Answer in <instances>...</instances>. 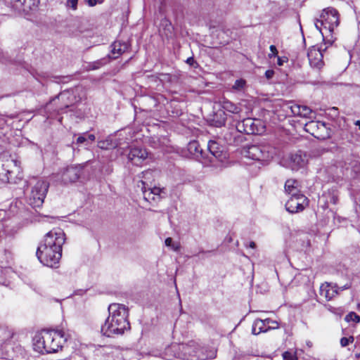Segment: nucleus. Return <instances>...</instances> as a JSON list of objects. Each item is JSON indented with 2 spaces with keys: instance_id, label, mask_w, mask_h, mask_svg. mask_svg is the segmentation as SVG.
<instances>
[{
  "instance_id": "b1692460",
  "label": "nucleus",
  "mask_w": 360,
  "mask_h": 360,
  "mask_svg": "<svg viewBox=\"0 0 360 360\" xmlns=\"http://www.w3.org/2000/svg\"><path fill=\"white\" fill-rule=\"evenodd\" d=\"M285 191L290 195L300 194L299 182L295 179H288L285 184Z\"/></svg>"
},
{
  "instance_id": "393cba45",
  "label": "nucleus",
  "mask_w": 360,
  "mask_h": 360,
  "mask_svg": "<svg viewBox=\"0 0 360 360\" xmlns=\"http://www.w3.org/2000/svg\"><path fill=\"white\" fill-rule=\"evenodd\" d=\"M220 105L223 110L227 112L233 114H238L241 112V108L238 105H236L227 99H223L220 102Z\"/></svg>"
},
{
  "instance_id": "dca6fc26",
  "label": "nucleus",
  "mask_w": 360,
  "mask_h": 360,
  "mask_svg": "<svg viewBox=\"0 0 360 360\" xmlns=\"http://www.w3.org/2000/svg\"><path fill=\"white\" fill-rule=\"evenodd\" d=\"M285 108L286 111L290 110L294 116H299L304 118H312V115H315V112L306 105H300L290 102L287 103L285 105Z\"/></svg>"
},
{
  "instance_id": "412c9836",
  "label": "nucleus",
  "mask_w": 360,
  "mask_h": 360,
  "mask_svg": "<svg viewBox=\"0 0 360 360\" xmlns=\"http://www.w3.org/2000/svg\"><path fill=\"white\" fill-rule=\"evenodd\" d=\"M111 56H110L112 59L117 58L123 53L127 51L129 49V44L127 42H122L120 41H115L111 45Z\"/></svg>"
},
{
  "instance_id": "6e6552de",
  "label": "nucleus",
  "mask_w": 360,
  "mask_h": 360,
  "mask_svg": "<svg viewBox=\"0 0 360 360\" xmlns=\"http://www.w3.org/2000/svg\"><path fill=\"white\" fill-rule=\"evenodd\" d=\"M243 154L245 157L257 161H267L273 157L266 146L259 145L247 146L243 150Z\"/></svg>"
},
{
  "instance_id": "bb28decb",
  "label": "nucleus",
  "mask_w": 360,
  "mask_h": 360,
  "mask_svg": "<svg viewBox=\"0 0 360 360\" xmlns=\"http://www.w3.org/2000/svg\"><path fill=\"white\" fill-rule=\"evenodd\" d=\"M318 128H323V122L311 120V121L307 122L304 126L305 131L316 138H317V134H318V131H317Z\"/></svg>"
},
{
  "instance_id": "20e7f679",
  "label": "nucleus",
  "mask_w": 360,
  "mask_h": 360,
  "mask_svg": "<svg viewBox=\"0 0 360 360\" xmlns=\"http://www.w3.org/2000/svg\"><path fill=\"white\" fill-rule=\"evenodd\" d=\"M196 348L193 344L174 343L165 348L164 356L168 360L174 357L184 360H205L207 357H214L215 355L214 349L209 351L207 355L204 353L192 354L191 352H196Z\"/></svg>"
},
{
  "instance_id": "a19ab883",
  "label": "nucleus",
  "mask_w": 360,
  "mask_h": 360,
  "mask_svg": "<svg viewBox=\"0 0 360 360\" xmlns=\"http://www.w3.org/2000/svg\"><path fill=\"white\" fill-rule=\"evenodd\" d=\"M274 75V71L273 70H268L265 72V77L266 79H270Z\"/></svg>"
},
{
  "instance_id": "a211bd4d",
  "label": "nucleus",
  "mask_w": 360,
  "mask_h": 360,
  "mask_svg": "<svg viewBox=\"0 0 360 360\" xmlns=\"http://www.w3.org/2000/svg\"><path fill=\"white\" fill-rule=\"evenodd\" d=\"M307 155L301 151L292 154L290 158L289 167L293 171L304 167L307 163Z\"/></svg>"
},
{
  "instance_id": "5fc2aeb1",
  "label": "nucleus",
  "mask_w": 360,
  "mask_h": 360,
  "mask_svg": "<svg viewBox=\"0 0 360 360\" xmlns=\"http://www.w3.org/2000/svg\"><path fill=\"white\" fill-rule=\"evenodd\" d=\"M311 342H308V343H307V345H308L309 346H311Z\"/></svg>"
},
{
  "instance_id": "e433bc0d",
  "label": "nucleus",
  "mask_w": 360,
  "mask_h": 360,
  "mask_svg": "<svg viewBox=\"0 0 360 360\" xmlns=\"http://www.w3.org/2000/svg\"><path fill=\"white\" fill-rule=\"evenodd\" d=\"M269 49H270V51H271V53H269V55H268V57H269V58H273V57H276V56H277V55H278V51H277V49H276V46H274V45H271V46H270V47H269Z\"/></svg>"
},
{
  "instance_id": "ddd939ff",
  "label": "nucleus",
  "mask_w": 360,
  "mask_h": 360,
  "mask_svg": "<svg viewBox=\"0 0 360 360\" xmlns=\"http://www.w3.org/2000/svg\"><path fill=\"white\" fill-rule=\"evenodd\" d=\"M147 182L143 180H140L137 183V187L139 188L142 192L143 198L148 202L155 201L159 198L160 193L162 192V189L159 187H149L146 186Z\"/></svg>"
},
{
  "instance_id": "1a4fd4ad",
  "label": "nucleus",
  "mask_w": 360,
  "mask_h": 360,
  "mask_svg": "<svg viewBox=\"0 0 360 360\" xmlns=\"http://www.w3.org/2000/svg\"><path fill=\"white\" fill-rule=\"evenodd\" d=\"M320 18H321V25H324V28L330 32H332L340 23L338 11L332 7L324 8Z\"/></svg>"
},
{
  "instance_id": "aec40b11",
  "label": "nucleus",
  "mask_w": 360,
  "mask_h": 360,
  "mask_svg": "<svg viewBox=\"0 0 360 360\" xmlns=\"http://www.w3.org/2000/svg\"><path fill=\"white\" fill-rule=\"evenodd\" d=\"M13 6L19 11L27 12L37 8L39 0H12Z\"/></svg>"
},
{
  "instance_id": "09e8293b",
  "label": "nucleus",
  "mask_w": 360,
  "mask_h": 360,
  "mask_svg": "<svg viewBox=\"0 0 360 360\" xmlns=\"http://www.w3.org/2000/svg\"><path fill=\"white\" fill-rule=\"evenodd\" d=\"M256 246L255 243L254 242H250V245H249V247L251 248H255Z\"/></svg>"
},
{
  "instance_id": "8fccbe9b",
  "label": "nucleus",
  "mask_w": 360,
  "mask_h": 360,
  "mask_svg": "<svg viewBox=\"0 0 360 360\" xmlns=\"http://www.w3.org/2000/svg\"><path fill=\"white\" fill-rule=\"evenodd\" d=\"M354 124H355L356 126H358V127H359V129H360V120H357V121H356V122H354Z\"/></svg>"
},
{
  "instance_id": "c03bdc74",
  "label": "nucleus",
  "mask_w": 360,
  "mask_h": 360,
  "mask_svg": "<svg viewBox=\"0 0 360 360\" xmlns=\"http://www.w3.org/2000/svg\"><path fill=\"white\" fill-rule=\"evenodd\" d=\"M65 96V94H59L58 97L53 98L49 104H47L46 108H49L51 105L52 102H54L57 98L58 99H60V98L63 99Z\"/></svg>"
},
{
  "instance_id": "cd10ccee",
  "label": "nucleus",
  "mask_w": 360,
  "mask_h": 360,
  "mask_svg": "<svg viewBox=\"0 0 360 360\" xmlns=\"http://www.w3.org/2000/svg\"><path fill=\"white\" fill-rule=\"evenodd\" d=\"M226 116L223 110H219L214 113L213 118L212 119V125L219 127L225 124Z\"/></svg>"
},
{
  "instance_id": "3c124183",
  "label": "nucleus",
  "mask_w": 360,
  "mask_h": 360,
  "mask_svg": "<svg viewBox=\"0 0 360 360\" xmlns=\"http://www.w3.org/2000/svg\"><path fill=\"white\" fill-rule=\"evenodd\" d=\"M63 109L62 108H61L58 109V112H59V111H63Z\"/></svg>"
},
{
  "instance_id": "f257e3e1",
  "label": "nucleus",
  "mask_w": 360,
  "mask_h": 360,
  "mask_svg": "<svg viewBox=\"0 0 360 360\" xmlns=\"http://www.w3.org/2000/svg\"><path fill=\"white\" fill-rule=\"evenodd\" d=\"M65 240V233L60 229H54L47 233L36 252L39 262L49 267L56 266L62 257Z\"/></svg>"
},
{
  "instance_id": "864d4df0",
  "label": "nucleus",
  "mask_w": 360,
  "mask_h": 360,
  "mask_svg": "<svg viewBox=\"0 0 360 360\" xmlns=\"http://www.w3.org/2000/svg\"><path fill=\"white\" fill-rule=\"evenodd\" d=\"M65 108H69V105H66Z\"/></svg>"
},
{
  "instance_id": "9b49d317",
  "label": "nucleus",
  "mask_w": 360,
  "mask_h": 360,
  "mask_svg": "<svg viewBox=\"0 0 360 360\" xmlns=\"http://www.w3.org/2000/svg\"><path fill=\"white\" fill-rule=\"evenodd\" d=\"M307 205V198L300 193L290 195V198L285 203V208L290 213H297L302 211Z\"/></svg>"
},
{
  "instance_id": "7ed1b4c3",
  "label": "nucleus",
  "mask_w": 360,
  "mask_h": 360,
  "mask_svg": "<svg viewBox=\"0 0 360 360\" xmlns=\"http://www.w3.org/2000/svg\"><path fill=\"white\" fill-rule=\"evenodd\" d=\"M68 336L62 330H43L33 339L34 349L40 353H53L63 347Z\"/></svg>"
},
{
  "instance_id": "603ef678",
  "label": "nucleus",
  "mask_w": 360,
  "mask_h": 360,
  "mask_svg": "<svg viewBox=\"0 0 360 360\" xmlns=\"http://www.w3.org/2000/svg\"><path fill=\"white\" fill-rule=\"evenodd\" d=\"M356 356L359 358L360 357V353L356 354Z\"/></svg>"
},
{
  "instance_id": "58836bf2",
  "label": "nucleus",
  "mask_w": 360,
  "mask_h": 360,
  "mask_svg": "<svg viewBox=\"0 0 360 360\" xmlns=\"http://www.w3.org/2000/svg\"><path fill=\"white\" fill-rule=\"evenodd\" d=\"M288 61V58L286 57H280L277 56V64L279 66H281L284 64V63Z\"/></svg>"
},
{
  "instance_id": "5701e85b",
  "label": "nucleus",
  "mask_w": 360,
  "mask_h": 360,
  "mask_svg": "<svg viewBox=\"0 0 360 360\" xmlns=\"http://www.w3.org/2000/svg\"><path fill=\"white\" fill-rule=\"evenodd\" d=\"M187 149L191 155L195 158H202V150L197 141H191L188 143Z\"/></svg>"
},
{
  "instance_id": "49530a36",
  "label": "nucleus",
  "mask_w": 360,
  "mask_h": 360,
  "mask_svg": "<svg viewBox=\"0 0 360 360\" xmlns=\"http://www.w3.org/2000/svg\"><path fill=\"white\" fill-rule=\"evenodd\" d=\"M186 63L190 65H193V64L195 63L194 58L193 57H189L186 60Z\"/></svg>"
},
{
  "instance_id": "c756f323",
  "label": "nucleus",
  "mask_w": 360,
  "mask_h": 360,
  "mask_svg": "<svg viewBox=\"0 0 360 360\" xmlns=\"http://www.w3.org/2000/svg\"><path fill=\"white\" fill-rule=\"evenodd\" d=\"M323 128H318L317 129V138L321 139H326L330 136V129L327 126V124L323 122Z\"/></svg>"
},
{
  "instance_id": "f3484780",
  "label": "nucleus",
  "mask_w": 360,
  "mask_h": 360,
  "mask_svg": "<svg viewBox=\"0 0 360 360\" xmlns=\"http://www.w3.org/2000/svg\"><path fill=\"white\" fill-rule=\"evenodd\" d=\"M239 133L240 132L237 129L236 124L223 132V139L229 145H237L243 140Z\"/></svg>"
},
{
  "instance_id": "473e14b6",
  "label": "nucleus",
  "mask_w": 360,
  "mask_h": 360,
  "mask_svg": "<svg viewBox=\"0 0 360 360\" xmlns=\"http://www.w3.org/2000/svg\"><path fill=\"white\" fill-rule=\"evenodd\" d=\"M153 171L148 169V170L143 172L141 174V176H139V178H141V180H143V181H145L147 182V184L146 185V187L148 186V182H150V180L153 178Z\"/></svg>"
},
{
  "instance_id": "f8f14e48",
  "label": "nucleus",
  "mask_w": 360,
  "mask_h": 360,
  "mask_svg": "<svg viewBox=\"0 0 360 360\" xmlns=\"http://www.w3.org/2000/svg\"><path fill=\"white\" fill-rule=\"evenodd\" d=\"M278 323L271 319H257L253 322L252 326V333L254 335H259L262 333L278 328Z\"/></svg>"
},
{
  "instance_id": "6ab92c4d",
  "label": "nucleus",
  "mask_w": 360,
  "mask_h": 360,
  "mask_svg": "<svg viewBox=\"0 0 360 360\" xmlns=\"http://www.w3.org/2000/svg\"><path fill=\"white\" fill-rule=\"evenodd\" d=\"M207 150L212 156L219 161H223L227 157L224 148L215 141L211 140L208 142Z\"/></svg>"
},
{
  "instance_id": "0eeeda50",
  "label": "nucleus",
  "mask_w": 360,
  "mask_h": 360,
  "mask_svg": "<svg viewBox=\"0 0 360 360\" xmlns=\"http://www.w3.org/2000/svg\"><path fill=\"white\" fill-rule=\"evenodd\" d=\"M237 129L247 134H261L264 132L265 127L262 120L248 117L238 122Z\"/></svg>"
},
{
  "instance_id": "7c9ffc66",
  "label": "nucleus",
  "mask_w": 360,
  "mask_h": 360,
  "mask_svg": "<svg viewBox=\"0 0 360 360\" xmlns=\"http://www.w3.org/2000/svg\"><path fill=\"white\" fill-rule=\"evenodd\" d=\"M117 144L109 139L101 141L98 143V147L103 150H109L110 148H115Z\"/></svg>"
},
{
  "instance_id": "9d476101",
  "label": "nucleus",
  "mask_w": 360,
  "mask_h": 360,
  "mask_svg": "<svg viewBox=\"0 0 360 360\" xmlns=\"http://www.w3.org/2000/svg\"><path fill=\"white\" fill-rule=\"evenodd\" d=\"M118 151L121 155H127L129 161L135 165H140L148 158V152L140 147L120 148Z\"/></svg>"
},
{
  "instance_id": "79ce46f5",
  "label": "nucleus",
  "mask_w": 360,
  "mask_h": 360,
  "mask_svg": "<svg viewBox=\"0 0 360 360\" xmlns=\"http://www.w3.org/2000/svg\"><path fill=\"white\" fill-rule=\"evenodd\" d=\"M165 245L167 247H172L174 250H176V248H174L172 245V239L171 238H167L165 241Z\"/></svg>"
},
{
  "instance_id": "6e6d98bb",
  "label": "nucleus",
  "mask_w": 360,
  "mask_h": 360,
  "mask_svg": "<svg viewBox=\"0 0 360 360\" xmlns=\"http://www.w3.org/2000/svg\"><path fill=\"white\" fill-rule=\"evenodd\" d=\"M1 59H2L1 57H0V60H1Z\"/></svg>"
},
{
  "instance_id": "c85d7f7f",
  "label": "nucleus",
  "mask_w": 360,
  "mask_h": 360,
  "mask_svg": "<svg viewBox=\"0 0 360 360\" xmlns=\"http://www.w3.org/2000/svg\"><path fill=\"white\" fill-rule=\"evenodd\" d=\"M96 136L94 134H87L86 133L79 135L76 141L77 144L89 145V141L93 142L95 141Z\"/></svg>"
},
{
  "instance_id": "2eb2a0df",
  "label": "nucleus",
  "mask_w": 360,
  "mask_h": 360,
  "mask_svg": "<svg viewBox=\"0 0 360 360\" xmlns=\"http://www.w3.org/2000/svg\"><path fill=\"white\" fill-rule=\"evenodd\" d=\"M82 167L79 165L65 168L60 174V180L64 184L75 182L80 176Z\"/></svg>"
},
{
  "instance_id": "c9c22d12",
  "label": "nucleus",
  "mask_w": 360,
  "mask_h": 360,
  "mask_svg": "<svg viewBox=\"0 0 360 360\" xmlns=\"http://www.w3.org/2000/svg\"><path fill=\"white\" fill-rule=\"evenodd\" d=\"M77 3H78V0H67L66 6L68 8H72L73 10H76L77 6Z\"/></svg>"
},
{
  "instance_id": "39448f33",
  "label": "nucleus",
  "mask_w": 360,
  "mask_h": 360,
  "mask_svg": "<svg viewBox=\"0 0 360 360\" xmlns=\"http://www.w3.org/2000/svg\"><path fill=\"white\" fill-rule=\"evenodd\" d=\"M49 184L43 179L33 177L28 181L27 191L28 202L34 207H39L42 205L48 189Z\"/></svg>"
},
{
  "instance_id": "f704fd0d",
  "label": "nucleus",
  "mask_w": 360,
  "mask_h": 360,
  "mask_svg": "<svg viewBox=\"0 0 360 360\" xmlns=\"http://www.w3.org/2000/svg\"><path fill=\"white\" fill-rule=\"evenodd\" d=\"M354 341V338L352 336L349 338H342L340 340V345L342 347L347 346L349 342H352Z\"/></svg>"
},
{
  "instance_id": "f03ea898",
  "label": "nucleus",
  "mask_w": 360,
  "mask_h": 360,
  "mask_svg": "<svg viewBox=\"0 0 360 360\" xmlns=\"http://www.w3.org/2000/svg\"><path fill=\"white\" fill-rule=\"evenodd\" d=\"M109 315L101 326V333L108 337L122 335L130 329L128 308L125 305L112 303L108 308Z\"/></svg>"
},
{
  "instance_id": "4be33fe9",
  "label": "nucleus",
  "mask_w": 360,
  "mask_h": 360,
  "mask_svg": "<svg viewBox=\"0 0 360 360\" xmlns=\"http://www.w3.org/2000/svg\"><path fill=\"white\" fill-rule=\"evenodd\" d=\"M320 294L326 300H330L338 294L337 287L328 283L323 284L320 287Z\"/></svg>"
},
{
  "instance_id": "72a5a7b5",
  "label": "nucleus",
  "mask_w": 360,
  "mask_h": 360,
  "mask_svg": "<svg viewBox=\"0 0 360 360\" xmlns=\"http://www.w3.org/2000/svg\"><path fill=\"white\" fill-rule=\"evenodd\" d=\"M345 320L347 322L353 321L354 323H359L360 321V316L355 312H349L346 315Z\"/></svg>"
},
{
  "instance_id": "4c0bfd02",
  "label": "nucleus",
  "mask_w": 360,
  "mask_h": 360,
  "mask_svg": "<svg viewBox=\"0 0 360 360\" xmlns=\"http://www.w3.org/2000/svg\"><path fill=\"white\" fill-rule=\"evenodd\" d=\"M283 356L284 360H296L295 356L288 352H284Z\"/></svg>"
},
{
  "instance_id": "ea45409f",
  "label": "nucleus",
  "mask_w": 360,
  "mask_h": 360,
  "mask_svg": "<svg viewBox=\"0 0 360 360\" xmlns=\"http://www.w3.org/2000/svg\"><path fill=\"white\" fill-rule=\"evenodd\" d=\"M103 63L101 60L96 61V62H94V63L91 65V69H93V70L98 69V68H99L101 65H103Z\"/></svg>"
},
{
  "instance_id": "4468645a",
  "label": "nucleus",
  "mask_w": 360,
  "mask_h": 360,
  "mask_svg": "<svg viewBox=\"0 0 360 360\" xmlns=\"http://www.w3.org/2000/svg\"><path fill=\"white\" fill-rule=\"evenodd\" d=\"M309 63L312 68L320 70L324 65L323 53L316 46H311L307 53Z\"/></svg>"
},
{
  "instance_id": "de8ad7c7",
  "label": "nucleus",
  "mask_w": 360,
  "mask_h": 360,
  "mask_svg": "<svg viewBox=\"0 0 360 360\" xmlns=\"http://www.w3.org/2000/svg\"><path fill=\"white\" fill-rule=\"evenodd\" d=\"M172 113L174 114V117H178L182 114V111H181V110H176V112L172 111Z\"/></svg>"
},
{
  "instance_id": "a878e982",
  "label": "nucleus",
  "mask_w": 360,
  "mask_h": 360,
  "mask_svg": "<svg viewBox=\"0 0 360 360\" xmlns=\"http://www.w3.org/2000/svg\"><path fill=\"white\" fill-rule=\"evenodd\" d=\"M188 344H193V345H195V347H197L196 352H191L192 354H198L200 353H204L205 355L206 354L207 355V354H209V351L214 349L215 352L214 356V357H207L205 360L214 359L217 356V349L213 347H202L199 344L196 343L194 341H191Z\"/></svg>"
},
{
  "instance_id": "2f4dec72",
  "label": "nucleus",
  "mask_w": 360,
  "mask_h": 360,
  "mask_svg": "<svg viewBox=\"0 0 360 360\" xmlns=\"http://www.w3.org/2000/svg\"><path fill=\"white\" fill-rule=\"evenodd\" d=\"M245 85V80L243 79H237L232 86V89L235 91H242L244 90Z\"/></svg>"
},
{
  "instance_id": "37998d69",
  "label": "nucleus",
  "mask_w": 360,
  "mask_h": 360,
  "mask_svg": "<svg viewBox=\"0 0 360 360\" xmlns=\"http://www.w3.org/2000/svg\"><path fill=\"white\" fill-rule=\"evenodd\" d=\"M90 6H94L98 3H101L102 0H85Z\"/></svg>"
},
{
  "instance_id": "423d86ee",
  "label": "nucleus",
  "mask_w": 360,
  "mask_h": 360,
  "mask_svg": "<svg viewBox=\"0 0 360 360\" xmlns=\"http://www.w3.org/2000/svg\"><path fill=\"white\" fill-rule=\"evenodd\" d=\"M20 174L19 162L11 158H0V180L5 183L15 184Z\"/></svg>"
},
{
  "instance_id": "a18cd8bd",
  "label": "nucleus",
  "mask_w": 360,
  "mask_h": 360,
  "mask_svg": "<svg viewBox=\"0 0 360 360\" xmlns=\"http://www.w3.org/2000/svg\"><path fill=\"white\" fill-rule=\"evenodd\" d=\"M321 18L320 20H316V22H315V26H316V28L319 30L320 32H321V29H322V27H324V25H321Z\"/></svg>"
}]
</instances>
